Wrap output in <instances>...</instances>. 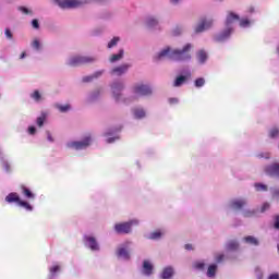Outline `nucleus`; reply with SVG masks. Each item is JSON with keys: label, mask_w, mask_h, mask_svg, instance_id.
Here are the masks:
<instances>
[{"label": "nucleus", "mask_w": 279, "mask_h": 279, "mask_svg": "<svg viewBox=\"0 0 279 279\" xmlns=\"http://www.w3.org/2000/svg\"><path fill=\"white\" fill-rule=\"evenodd\" d=\"M268 279H279L278 274L270 275Z\"/></svg>", "instance_id": "55"}, {"label": "nucleus", "mask_w": 279, "mask_h": 279, "mask_svg": "<svg viewBox=\"0 0 279 279\" xmlns=\"http://www.w3.org/2000/svg\"><path fill=\"white\" fill-rule=\"evenodd\" d=\"M272 195H274V197H279V189H275L272 191Z\"/></svg>", "instance_id": "52"}, {"label": "nucleus", "mask_w": 279, "mask_h": 279, "mask_svg": "<svg viewBox=\"0 0 279 279\" xmlns=\"http://www.w3.org/2000/svg\"><path fill=\"white\" fill-rule=\"evenodd\" d=\"M182 34V29L180 27H177L174 31H173V35L174 36H180Z\"/></svg>", "instance_id": "48"}, {"label": "nucleus", "mask_w": 279, "mask_h": 279, "mask_svg": "<svg viewBox=\"0 0 279 279\" xmlns=\"http://www.w3.org/2000/svg\"><path fill=\"white\" fill-rule=\"evenodd\" d=\"M90 62H95V58L75 56L69 60L68 64L69 66H82V64H90Z\"/></svg>", "instance_id": "3"}, {"label": "nucleus", "mask_w": 279, "mask_h": 279, "mask_svg": "<svg viewBox=\"0 0 279 279\" xmlns=\"http://www.w3.org/2000/svg\"><path fill=\"white\" fill-rule=\"evenodd\" d=\"M2 167L4 171L10 172V162H8L7 160H2Z\"/></svg>", "instance_id": "40"}, {"label": "nucleus", "mask_w": 279, "mask_h": 279, "mask_svg": "<svg viewBox=\"0 0 279 279\" xmlns=\"http://www.w3.org/2000/svg\"><path fill=\"white\" fill-rule=\"evenodd\" d=\"M250 12H254V9H251Z\"/></svg>", "instance_id": "61"}, {"label": "nucleus", "mask_w": 279, "mask_h": 279, "mask_svg": "<svg viewBox=\"0 0 279 279\" xmlns=\"http://www.w3.org/2000/svg\"><path fill=\"white\" fill-rule=\"evenodd\" d=\"M169 104H178V98H169Z\"/></svg>", "instance_id": "53"}, {"label": "nucleus", "mask_w": 279, "mask_h": 279, "mask_svg": "<svg viewBox=\"0 0 279 279\" xmlns=\"http://www.w3.org/2000/svg\"><path fill=\"white\" fill-rule=\"evenodd\" d=\"M28 134H32V135L36 134V126H29Z\"/></svg>", "instance_id": "49"}, {"label": "nucleus", "mask_w": 279, "mask_h": 279, "mask_svg": "<svg viewBox=\"0 0 279 279\" xmlns=\"http://www.w3.org/2000/svg\"><path fill=\"white\" fill-rule=\"evenodd\" d=\"M173 267L171 266H168L166 268H163L162 272H161V278L162 279H170V278H173Z\"/></svg>", "instance_id": "16"}, {"label": "nucleus", "mask_w": 279, "mask_h": 279, "mask_svg": "<svg viewBox=\"0 0 279 279\" xmlns=\"http://www.w3.org/2000/svg\"><path fill=\"white\" fill-rule=\"evenodd\" d=\"M119 37H113L109 44H108V49H112V47H117V43H119Z\"/></svg>", "instance_id": "33"}, {"label": "nucleus", "mask_w": 279, "mask_h": 279, "mask_svg": "<svg viewBox=\"0 0 279 279\" xmlns=\"http://www.w3.org/2000/svg\"><path fill=\"white\" fill-rule=\"evenodd\" d=\"M107 143H114V138L107 140Z\"/></svg>", "instance_id": "58"}, {"label": "nucleus", "mask_w": 279, "mask_h": 279, "mask_svg": "<svg viewBox=\"0 0 279 279\" xmlns=\"http://www.w3.org/2000/svg\"><path fill=\"white\" fill-rule=\"evenodd\" d=\"M4 34H5L7 38L12 39V32L10 31V28H5Z\"/></svg>", "instance_id": "47"}, {"label": "nucleus", "mask_w": 279, "mask_h": 279, "mask_svg": "<svg viewBox=\"0 0 279 279\" xmlns=\"http://www.w3.org/2000/svg\"><path fill=\"white\" fill-rule=\"evenodd\" d=\"M194 84L196 88H202L206 84V80L204 77L196 78Z\"/></svg>", "instance_id": "31"}, {"label": "nucleus", "mask_w": 279, "mask_h": 279, "mask_svg": "<svg viewBox=\"0 0 279 279\" xmlns=\"http://www.w3.org/2000/svg\"><path fill=\"white\" fill-rule=\"evenodd\" d=\"M20 12H23L24 14H32V11L27 10L25 7H20L19 8Z\"/></svg>", "instance_id": "42"}, {"label": "nucleus", "mask_w": 279, "mask_h": 279, "mask_svg": "<svg viewBox=\"0 0 279 279\" xmlns=\"http://www.w3.org/2000/svg\"><path fill=\"white\" fill-rule=\"evenodd\" d=\"M245 243H248V245H258V240L252 235L244 238Z\"/></svg>", "instance_id": "25"}, {"label": "nucleus", "mask_w": 279, "mask_h": 279, "mask_svg": "<svg viewBox=\"0 0 279 279\" xmlns=\"http://www.w3.org/2000/svg\"><path fill=\"white\" fill-rule=\"evenodd\" d=\"M274 228H276V230H279V215L275 216Z\"/></svg>", "instance_id": "44"}, {"label": "nucleus", "mask_w": 279, "mask_h": 279, "mask_svg": "<svg viewBox=\"0 0 279 279\" xmlns=\"http://www.w3.org/2000/svg\"><path fill=\"white\" fill-rule=\"evenodd\" d=\"M133 226H138V221L137 220H131L129 222L116 223L114 230L118 234H130V232H132V227Z\"/></svg>", "instance_id": "2"}, {"label": "nucleus", "mask_w": 279, "mask_h": 279, "mask_svg": "<svg viewBox=\"0 0 279 279\" xmlns=\"http://www.w3.org/2000/svg\"><path fill=\"white\" fill-rule=\"evenodd\" d=\"M62 10H71L73 8H82L83 2L80 0H54Z\"/></svg>", "instance_id": "5"}, {"label": "nucleus", "mask_w": 279, "mask_h": 279, "mask_svg": "<svg viewBox=\"0 0 279 279\" xmlns=\"http://www.w3.org/2000/svg\"><path fill=\"white\" fill-rule=\"evenodd\" d=\"M178 1H180V0H171V3H178Z\"/></svg>", "instance_id": "60"}, {"label": "nucleus", "mask_w": 279, "mask_h": 279, "mask_svg": "<svg viewBox=\"0 0 279 279\" xmlns=\"http://www.w3.org/2000/svg\"><path fill=\"white\" fill-rule=\"evenodd\" d=\"M227 250H228V252H234V251L239 250V242H236V241L228 242Z\"/></svg>", "instance_id": "22"}, {"label": "nucleus", "mask_w": 279, "mask_h": 279, "mask_svg": "<svg viewBox=\"0 0 279 279\" xmlns=\"http://www.w3.org/2000/svg\"><path fill=\"white\" fill-rule=\"evenodd\" d=\"M21 201V196L16 192H11L9 195L5 196V202L8 204H17L20 206Z\"/></svg>", "instance_id": "9"}, {"label": "nucleus", "mask_w": 279, "mask_h": 279, "mask_svg": "<svg viewBox=\"0 0 279 279\" xmlns=\"http://www.w3.org/2000/svg\"><path fill=\"white\" fill-rule=\"evenodd\" d=\"M145 110L144 109H135L134 117L135 119H145Z\"/></svg>", "instance_id": "27"}, {"label": "nucleus", "mask_w": 279, "mask_h": 279, "mask_svg": "<svg viewBox=\"0 0 279 279\" xmlns=\"http://www.w3.org/2000/svg\"><path fill=\"white\" fill-rule=\"evenodd\" d=\"M99 75H101V72H97L94 75L90 76H85L83 77V82H93V80H95V77H99Z\"/></svg>", "instance_id": "30"}, {"label": "nucleus", "mask_w": 279, "mask_h": 279, "mask_svg": "<svg viewBox=\"0 0 279 279\" xmlns=\"http://www.w3.org/2000/svg\"><path fill=\"white\" fill-rule=\"evenodd\" d=\"M269 203H264L263 206H262V209H260V213H265V210H269Z\"/></svg>", "instance_id": "43"}, {"label": "nucleus", "mask_w": 279, "mask_h": 279, "mask_svg": "<svg viewBox=\"0 0 279 279\" xmlns=\"http://www.w3.org/2000/svg\"><path fill=\"white\" fill-rule=\"evenodd\" d=\"M47 138L50 141V143H53V137L51 136L50 132H47Z\"/></svg>", "instance_id": "54"}, {"label": "nucleus", "mask_w": 279, "mask_h": 279, "mask_svg": "<svg viewBox=\"0 0 279 279\" xmlns=\"http://www.w3.org/2000/svg\"><path fill=\"white\" fill-rule=\"evenodd\" d=\"M269 136H270V138H277V136H279V130H278V128H272V129L269 131Z\"/></svg>", "instance_id": "32"}, {"label": "nucleus", "mask_w": 279, "mask_h": 279, "mask_svg": "<svg viewBox=\"0 0 279 279\" xmlns=\"http://www.w3.org/2000/svg\"><path fill=\"white\" fill-rule=\"evenodd\" d=\"M258 158H269V154H266V155L259 154Z\"/></svg>", "instance_id": "57"}, {"label": "nucleus", "mask_w": 279, "mask_h": 279, "mask_svg": "<svg viewBox=\"0 0 279 279\" xmlns=\"http://www.w3.org/2000/svg\"><path fill=\"white\" fill-rule=\"evenodd\" d=\"M247 202L245 199H234L231 202V208H234V210H241L243 207H245Z\"/></svg>", "instance_id": "13"}, {"label": "nucleus", "mask_w": 279, "mask_h": 279, "mask_svg": "<svg viewBox=\"0 0 279 279\" xmlns=\"http://www.w3.org/2000/svg\"><path fill=\"white\" fill-rule=\"evenodd\" d=\"M123 53H124V51H123V49H121L119 51V53L112 54L110 58V62H118V60H121L123 58Z\"/></svg>", "instance_id": "26"}, {"label": "nucleus", "mask_w": 279, "mask_h": 279, "mask_svg": "<svg viewBox=\"0 0 279 279\" xmlns=\"http://www.w3.org/2000/svg\"><path fill=\"white\" fill-rule=\"evenodd\" d=\"M58 108L60 112H69V110H71V105H64V106L60 105L58 106Z\"/></svg>", "instance_id": "37"}, {"label": "nucleus", "mask_w": 279, "mask_h": 279, "mask_svg": "<svg viewBox=\"0 0 279 279\" xmlns=\"http://www.w3.org/2000/svg\"><path fill=\"white\" fill-rule=\"evenodd\" d=\"M25 56H26V53L25 52H22V54H21V60H23V58H25Z\"/></svg>", "instance_id": "59"}, {"label": "nucleus", "mask_w": 279, "mask_h": 279, "mask_svg": "<svg viewBox=\"0 0 279 279\" xmlns=\"http://www.w3.org/2000/svg\"><path fill=\"white\" fill-rule=\"evenodd\" d=\"M267 175H277L279 178V163H272L265 168Z\"/></svg>", "instance_id": "11"}, {"label": "nucleus", "mask_w": 279, "mask_h": 279, "mask_svg": "<svg viewBox=\"0 0 279 279\" xmlns=\"http://www.w3.org/2000/svg\"><path fill=\"white\" fill-rule=\"evenodd\" d=\"M195 267H196V269H204L205 264L204 263H196Z\"/></svg>", "instance_id": "50"}, {"label": "nucleus", "mask_w": 279, "mask_h": 279, "mask_svg": "<svg viewBox=\"0 0 279 279\" xmlns=\"http://www.w3.org/2000/svg\"><path fill=\"white\" fill-rule=\"evenodd\" d=\"M20 206H22V208H25V210H28L29 213L34 210V207H32L31 204L25 201H21Z\"/></svg>", "instance_id": "29"}, {"label": "nucleus", "mask_w": 279, "mask_h": 279, "mask_svg": "<svg viewBox=\"0 0 279 279\" xmlns=\"http://www.w3.org/2000/svg\"><path fill=\"white\" fill-rule=\"evenodd\" d=\"M85 241L88 243L90 250L97 251L99 250V244H97V240L94 236H85Z\"/></svg>", "instance_id": "15"}, {"label": "nucleus", "mask_w": 279, "mask_h": 279, "mask_svg": "<svg viewBox=\"0 0 279 279\" xmlns=\"http://www.w3.org/2000/svg\"><path fill=\"white\" fill-rule=\"evenodd\" d=\"M185 250H187V251L193 250V244H185Z\"/></svg>", "instance_id": "56"}, {"label": "nucleus", "mask_w": 279, "mask_h": 279, "mask_svg": "<svg viewBox=\"0 0 279 279\" xmlns=\"http://www.w3.org/2000/svg\"><path fill=\"white\" fill-rule=\"evenodd\" d=\"M111 88H112L114 98L118 100L120 90H123V83L116 82L112 84Z\"/></svg>", "instance_id": "14"}, {"label": "nucleus", "mask_w": 279, "mask_h": 279, "mask_svg": "<svg viewBox=\"0 0 279 279\" xmlns=\"http://www.w3.org/2000/svg\"><path fill=\"white\" fill-rule=\"evenodd\" d=\"M241 17L239 16V14L230 11L227 15V20H226V25L227 27L232 25V23H234V21H240Z\"/></svg>", "instance_id": "12"}, {"label": "nucleus", "mask_w": 279, "mask_h": 279, "mask_svg": "<svg viewBox=\"0 0 279 279\" xmlns=\"http://www.w3.org/2000/svg\"><path fill=\"white\" fill-rule=\"evenodd\" d=\"M255 189L256 191L260 192V191H267V185L263 184V183H255Z\"/></svg>", "instance_id": "36"}, {"label": "nucleus", "mask_w": 279, "mask_h": 279, "mask_svg": "<svg viewBox=\"0 0 279 279\" xmlns=\"http://www.w3.org/2000/svg\"><path fill=\"white\" fill-rule=\"evenodd\" d=\"M93 138L90 136H86L83 141L80 142H69L66 144V147H69V149H86V147L90 146Z\"/></svg>", "instance_id": "4"}, {"label": "nucleus", "mask_w": 279, "mask_h": 279, "mask_svg": "<svg viewBox=\"0 0 279 279\" xmlns=\"http://www.w3.org/2000/svg\"><path fill=\"white\" fill-rule=\"evenodd\" d=\"M143 269H144V274L146 276H151V274L154 271V266L149 262L144 260Z\"/></svg>", "instance_id": "19"}, {"label": "nucleus", "mask_w": 279, "mask_h": 279, "mask_svg": "<svg viewBox=\"0 0 279 279\" xmlns=\"http://www.w3.org/2000/svg\"><path fill=\"white\" fill-rule=\"evenodd\" d=\"M40 92L38 90H35L33 94H32V98L35 99V101H38L40 99Z\"/></svg>", "instance_id": "39"}, {"label": "nucleus", "mask_w": 279, "mask_h": 279, "mask_svg": "<svg viewBox=\"0 0 279 279\" xmlns=\"http://www.w3.org/2000/svg\"><path fill=\"white\" fill-rule=\"evenodd\" d=\"M232 32H234V29L232 27L226 28L222 33L218 34L215 37L216 43H223V40H228V38H230Z\"/></svg>", "instance_id": "8"}, {"label": "nucleus", "mask_w": 279, "mask_h": 279, "mask_svg": "<svg viewBox=\"0 0 279 279\" xmlns=\"http://www.w3.org/2000/svg\"><path fill=\"white\" fill-rule=\"evenodd\" d=\"M251 24L252 22L247 19L240 20V27H250Z\"/></svg>", "instance_id": "34"}, {"label": "nucleus", "mask_w": 279, "mask_h": 279, "mask_svg": "<svg viewBox=\"0 0 279 279\" xmlns=\"http://www.w3.org/2000/svg\"><path fill=\"white\" fill-rule=\"evenodd\" d=\"M146 25L147 27H156V25H158V20L154 17H148L146 21Z\"/></svg>", "instance_id": "28"}, {"label": "nucleus", "mask_w": 279, "mask_h": 279, "mask_svg": "<svg viewBox=\"0 0 279 279\" xmlns=\"http://www.w3.org/2000/svg\"><path fill=\"white\" fill-rule=\"evenodd\" d=\"M46 121H47V113L43 112L40 114V117L37 118L36 123H37L38 128H43V125H45Z\"/></svg>", "instance_id": "23"}, {"label": "nucleus", "mask_w": 279, "mask_h": 279, "mask_svg": "<svg viewBox=\"0 0 279 279\" xmlns=\"http://www.w3.org/2000/svg\"><path fill=\"white\" fill-rule=\"evenodd\" d=\"M260 279V278H259Z\"/></svg>", "instance_id": "62"}, {"label": "nucleus", "mask_w": 279, "mask_h": 279, "mask_svg": "<svg viewBox=\"0 0 279 279\" xmlns=\"http://www.w3.org/2000/svg\"><path fill=\"white\" fill-rule=\"evenodd\" d=\"M160 236H162V233L160 231H155L149 235V239L156 241V239H160Z\"/></svg>", "instance_id": "35"}, {"label": "nucleus", "mask_w": 279, "mask_h": 279, "mask_svg": "<svg viewBox=\"0 0 279 279\" xmlns=\"http://www.w3.org/2000/svg\"><path fill=\"white\" fill-rule=\"evenodd\" d=\"M134 94L137 97H147V96L151 95V87L147 86V85H143V84L135 85Z\"/></svg>", "instance_id": "7"}, {"label": "nucleus", "mask_w": 279, "mask_h": 279, "mask_svg": "<svg viewBox=\"0 0 279 279\" xmlns=\"http://www.w3.org/2000/svg\"><path fill=\"white\" fill-rule=\"evenodd\" d=\"M223 258H226V255L219 254L216 256V263H222Z\"/></svg>", "instance_id": "45"}, {"label": "nucleus", "mask_w": 279, "mask_h": 279, "mask_svg": "<svg viewBox=\"0 0 279 279\" xmlns=\"http://www.w3.org/2000/svg\"><path fill=\"white\" fill-rule=\"evenodd\" d=\"M215 274H217V265L213 264L208 267L207 276L208 278H215Z\"/></svg>", "instance_id": "24"}, {"label": "nucleus", "mask_w": 279, "mask_h": 279, "mask_svg": "<svg viewBox=\"0 0 279 279\" xmlns=\"http://www.w3.org/2000/svg\"><path fill=\"white\" fill-rule=\"evenodd\" d=\"M186 80H189V77L184 75L177 76V78L173 82L174 88H180V86L186 84Z\"/></svg>", "instance_id": "17"}, {"label": "nucleus", "mask_w": 279, "mask_h": 279, "mask_svg": "<svg viewBox=\"0 0 279 279\" xmlns=\"http://www.w3.org/2000/svg\"><path fill=\"white\" fill-rule=\"evenodd\" d=\"M58 271H60V266L59 265H54L50 268L51 276H56V274H58Z\"/></svg>", "instance_id": "38"}, {"label": "nucleus", "mask_w": 279, "mask_h": 279, "mask_svg": "<svg viewBox=\"0 0 279 279\" xmlns=\"http://www.w3.org/2000/svg\"><path fill=\"white\" fill-rule=\"evenodd\" d=\"M197 60H198V62H201V64H204V62H206V60H208V54L206 53V51L199 50L197 52Z\"/></svg>", "instance_id": "20"}, {"label": "nucleus", "mask_w": 279, "mask_h": 279, "mask_svg": "<svg viewBox=\"0 0 279 279\" xmlns=\"http://www.w3.org/2000/svg\"><path fill=\"white\" fill-rule=\"evenodd\" d=\"M32 45L34 49H40V41L38 39H34Z\"/></svg>", "instance_id": "41"}, {"label": "nucleus", "mask_w": 279, "mask_h": 279, "mask_svg": "<svg viewBox=\"0 0 279 279\" xmlns=\"http://www.w3.org/2000/svg\"><path fill=\"white\" fill-rule=\"evenodd\" d=\"M117 254L119 258H124L125 260H130V253L128 252V250L119 248Z\"/></svg>", "instance_id": "21"}, {"label": "nucleus", "mask_w": 279, "mask_h": 279, "mask_svg": "<svg viewBox=\"0 0 279 279\" xmlns=\"http://www.w3.org/2000/svg\"><path fill=\"white\" fill-rule=\"evenodd\" d=\"M252 215H254V211H250V210L244 211L243 214L244 217H252Z\"/></svg>", "instance_id": "51"}, {"label": "nucleus", "mask_w": 279, "mask_h": 279, "mask_svg": "<svg viewBox=\"0 0 279 279\" xmlns=\"http://www.w3.org/2000/svg\"><path fill=\"white\" fill-rule=\"evenodd\" d=\"M130 69V64L124 63L122 65L116 66L111 70V74L112 75H123L125 73H128V70Z\"/></svg>", "instance_id": "10"}, {"label": "nucleus", "mask_w": 279, "mask_h": 279, "mask_svg": "<svg viewBox=\"0 0 279 279\" xmlns=\"http://www.w3.org/2000/svg\"><path fill=\"white\" fill-rule=\"evenodd\" d=\"M21 191H22V195H24V197H26L27 199H34L35 195H34V193H32V191L29 189H27V186L21 185Z\"/></svg>", "instance_id": "18"}, {"label": "nucleus", "mask_w": 279, "mask_h": 279, "mask_svg": "<svg viewBox=\"0 0 279 279\" xmlns=\"http://www.w3.org/2000/svg\"><path fill=\"white\" fill-rule=\"evenodd\" d=\"M213 20L203 17L194 29L195 34H202L203 32H206V29H210V27H213Z\"/></svg>", "instance_id": "6"}, {"label": "nucleus", "mask_w": 279, "mask_h": 279, "mask_svg": "<svg viewBox=\"0 0 279 279\" xmlns=\"http://www.w3.org/2000/svg\"><path fill=\"white\" fill-rule=\"evenodd\" d=\"M32 25H33L34 29H38L40 27V24L38 23V20H33Z\"/></svg>", "instance_id": "46"}, {"label": "nucleus", "mask_w": 279, "mask_h": 279, "mask_svg": "<svg viewBox=\"0 0 279 279\" xmlns=\"http://www.w3.org/2000/svg\"><path fill=\"white\" fill-rule=\"evenodd\" d=\"M191 49H193V45L186 44L183 49H175L171 51L170 48H166L161 50L156 57L157 60H162V58H169L173 62H184L186 60H191Z\"/></svg>", "instance_id": "1"}]
</instances>
